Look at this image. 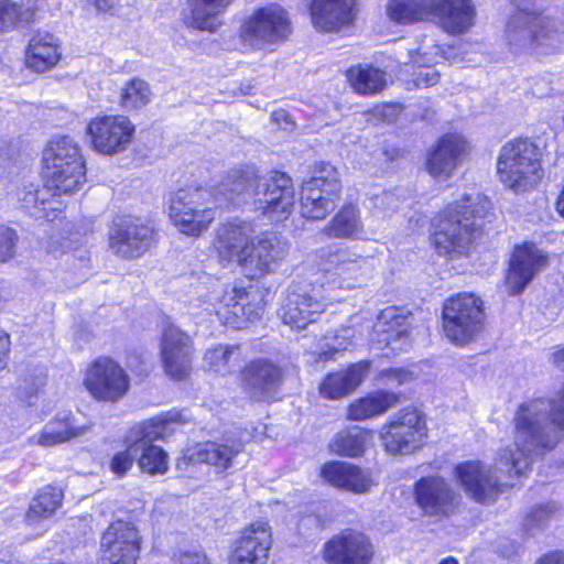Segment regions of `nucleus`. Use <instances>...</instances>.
Listing matches in <instances>:
<instances>
[{
  "label": "nucleus",
  "mask_w": 564,
  "mask_h": 564,
  "mask_svg": "<svg viewBox=\"0 0 564 564\" xmlns=\"http://www.w3.org/2000/svg\"><path fill=\"white\" fill-rule=\"evenodd\" d=\"M341 184L337 170L322 163L314 176L304 181L301 188L300 209L304 218L325 219L340 200Z\"/></svg>",
  "instance_id": "7"
},
{
  "label": "nucleus",
  "mask_w": 564,
  "mask_h": 564,
  "mask_svg": "<svg viewBox=\"0 0 564 564\" xmlns=\"http://www.w3.org/2000/svg\"><path fill=\"white\" fill-rule=\"evenodd\" d=\"M386 12L390 20L402 24L435 21L449 34L465 33L475 18L471 0H388Z\"/></svg>",
  "instance_id": "4"
},
{
  "label": "nucleus",
  "mask_w": 564,
  "mask_h": 564,
  "mask_svg": "<svg viewBox=\"0 0 564 564\" xmlns=\"http://www.w3.org/2000/svg\"><path fill=\"white\" fill-rule=\"evenodd\" d=\"M89 2L93 3L97 10L107 11L113 8L116 0H89Z\"/></svg>",
  "instance_id": "57"
},
{
  "label": "nucleus",
  "mask_w": 564,
  "mask_h": 564,
  "mask_svg": "<svg viewBox=\"0 0 564 564\" xmlns=\"http://www.w3.org/2000/svg\"><path fill=\"white\" fill-rule=\"evenodd\" d=\"M242 356L239 346L218 345L205 351L204 367L216 375L226 376L240 368Z\"/></svg>",
  "instance_id": "37"
},
{
  "label": "nucleus",
  "mask_w": 564,
  "mask_h": 564,
  "mask_svg": "<svg viewBox=\"0 0 564 564\" xmlns=\"http://www.w3.org/2000/svg\"><path fill=\"white\" fill-rule=\"evenodd\" d=\"M17 241L18 236L13 229L0 226V262H6L13 257Z\"/></svg>",
  "instance_id": "50"
},
{
  "label": "nucleus",
  "mask_w": 564,
  "mask_h": 564,
  "mask_svg": "<svg viewBox=\"0 0 564 564\" xmlns=\"http://www.w3.org/2000/svg\"><path fill=\"white\" fill-rule=\"evenodd\" d=\"M21 17V7L11 0H0V31L13 28Z\"/></svg>",
  "instance_id": "49"
},
{
  "label": "nucleus",
  "mask_w": 564,
  "mask_h": 564,
  "mask_svg": "<svg viewBox=\"0 0 564 564\" xmlns=\"http://www.w3.org/2000/svg\"><path fill=\"white\" fill-rule=\"evenodd\" d=\"M490 209L489 199L478 192L464 194L440 215L433 241L442 256L467 254L482 237L484 219Z\"/></svg>",
  "instance_id": "3"
},
{
  "label": "nucleus",
  "mask_w": 564,
  "mask_h": 564,
  "mask_svg": "<svg viewBox=\"0 0 564 564\" xmlns=\"http://www.w3.org/2000/svg\"><path fill=\"white\" fill-rule=\"evenodd\" d=\"M326 350L319 352V357L324 360L332 359L336 352L348 349L355 339V330L347 326L336 330L332 337H325Z\"/></svg>",
  "instance_id": "45"
},
{
  "label": "nucleus",
  "mask_w": 564,
  "mask_h": 564,
  "mask_svg": "<svg viewBox=\"0 0 564 564\" xmlns=\"http://www.w3.org/2000/svg\"><path fill=\"white\" fill-rule=\"evenodd\" d=\"M315 257L329 285L337 289H354L371 269L369 258L348 246H325L316 250Z\"/></svg>",
  "instance_id": "8"
},
{
  "label": "nucleus",
  "mask_w": 564,
  "mask_h": 564,
  "mask_svg": "<svg viewBox=\"0 0 564 564\" xmlns=\"http://www.w3.org/2000/svg\"><path fill=\"white\" fill-rule=\"evenodd\" d=\"M288 241L275 235H267L250 243L237 265L251 279L274 272L289 254Z\"/></svg>",
  "instance_id": "16"
},
{
  "label": "nucleus",
  "mask_w": 564,
  "mask_h": 564,
  "mask_svg": "<svg viewBox=\"0 0 564 564\" xmlns=\"http://www.w3.org/2000/svg\"><path fill=\"white\" fill-rule=\"evenodd\" d=\"M440 75L436 70L426 68L416 75L415 84L419 88L434 86L438 82Z\"/></svg>",
  "instance_id": "53"
},
{
  "label": "nucleus",
  "mask_w": 564,
  "mask_h": 564,
  "mask_svg": "<svg viewBox=\"0 0 564 564\" xmlns=\"http://www.w3.org/2000/svg\"><path fill=\"white\" fill-rule=\"evenodd\" d=\"M467 150L466 140L459 134H445L430 150L427 172L434 178L447 180Z\"/></svg>",
  "instance_id": "26"
},
{
  "label": "nucleus",
  "mask_w": 564,
  "mask_h": 564,
  "mask_svg": "<svg viewBox=\"0 0 564 564\" xmlns=\"http://www.w3.org/2000/svg\"><path fill=\"white\" fill-rule=\"evenodd\" d=\"M553 360L558 368L564 370V348L558 349L553 354Z\"/></svg>",
  "instance_id": "58"
},
{
  "label": "nucleus",
  "mask_w": 564,
  "mask_h": 564,
  "mask_svg": "<svg viewBox=\"0 0 564 564\" xmlns=\"http://www.w3.org/2000/svg\"><path fill=\"white\" fill-rule=\"evenodd\" d=\"M271 545L272 534L268 523H251L236 540L229 564H267Z\"/></svg>",
  "instance_id": "21"
},
{
  "label": "nucleus",
  "mask_w": 564,
  "mask_h": 564,
  "mask_svg": "<svg viewBox=\"0 0 564 564\" xmlns=\"http://www.w3.org/2000/svg\"><path fill=\"white\" fill-rule=\"evenodd\" d=\"M187 421L188 417L183 411L171 410L133 426V429H143L148 432L147 434H150L142 437L140 445H138V455H140L138 464L142 471L150 475L166 473L167 454L152 443L163 438L171 424H184Z\"/></svg>",
  "instance_id": "10"
},
{
  "label": "nucleus",
  "mask_w": 564,
  "mask_h": 564,
  "mask_svg": "<svg viewBox=\"0 0 564 564\" xmlns=\"http://www.w3.org/2000/svg\"><path fill=\"white\" fill-rule=\"evenodd\" d=\"M10 349V337L3 330H0V370L7 365V357Z\"/></svg>",
  "instance_id": "55"
},
{
  "label": "nucleus",
  "mask_w": 564,
  "mask_h": 564,
  "mask_svg": "<svg viewBox=\"0 0 564 564\" xmlns=\"http://www.w3.org/2000/svg\"><path fill=\"white\" fill-rule=\"evenodd\" d=\"M460 495L452 482L440 475L421 477L414 484V499L427 516L448 517L460 503Z\"/></svg>",
  "instance_id": "15"
},
{
  "label": "nucleus",
  "mask_w": 564,
  "mask_h": 564,
  "mask_svg": "<svg viewBox=\"0 0 564 564\" xmlns=\"http://www.w3.org/2000/svg\"><path fill=\"white\" fill-rule=\"evenodd\" d=\"M322 476L333 486L355 494H366L373 486L369 471L345 462H333L324 465Z\"/></svg>",
  "instance_id": "30"
},
{
  "label": "nucleus",
  "mask_w": 564,
  "mask_h": 564,
  "mask_svg": "<svg viewBox=\"0 0 564 564\" xmlns=\"http://www.w3.org/2000/svg\"><path fill=\"white\" fill-rule=\"evenodd\" d=\"M62 54L57 39L48 32L35 33L26 50V65L37 73L53 68Z\"/></svg>",
  "instance_id": "34"
},
{
  "label": "nucleus",
  "mask_w": 564,
  "mask_h": 564,
  "mask_svg": "<svg viewBox=\"0 0 564 564\" xmlns=\"http://www.w3.org/2000/svg\"><path fill=\"white\" fill-rule=\"evenodd\" d=\"M87 133L98 152L112 155L129 147L134 126L126 116H104L88 123Z\"/></svg>",
  "instance_id": "19"
},
{
  "label": "nucleus",
  "mask_w": 564,
  "mask_h": 564,
  "mask_svg": "<svg viewBox=\"0 0 564 564\" xmlns=\"http://www.w3.org/2000/svg\"><path fill=\"white\" fill-rule=\"evenodd\" d=\"M235 0H186L184 23L200 31L216 32L223 24L220 18Z\"/></svg>",
  "instance_id": "28"
},
{
  "label": "nucleus",
  "mask_w": 564,
  "mask_h": 564,
  "mask_svg": "<svg viewBox=\"0 0 564 564\" xmlns=\"http://www.w3.org/2000/svg\"><path fill=\"white\" fill-rule=\"evenodd\" d=\"M438 564H458V561L453 556H448L443 558Z\"/></svg>",
  "instance_id": "59"
},
{
  "label": "nucleus",
  "mask_w": 564,
  "mask_h": 564,
  "mask_svg": "<svg viewBox=\"0 0 564 564\" xmlns=\"http://www.w3.org/2000/svg\"><path fill=\"white\" fill-rule=\"evenodd\" d=\"M325 302L321 292L308 283L299 282L289 286L281 307L284 324L304 329L316 322L324 312Z\"/></svg>",
  "instance_id": "13"
},
{
  "label": "nucleus",
  "mask_w": 564,
  "mask_h": 564,
  "mask_svg": "<svg viewBox=\"0 0 564 564\" xmlns=\"http://www.w3.org/2000/svg\"><path fill=\"white\" fill-rule=\"evenodd\" d=\"M37 387H39V384L35 381H33L32 386L30 388V391L28 393H30V394L34 393L36 391Z\"/></svg>",
  "instance_id": "61"
},
{
  "label": "nucleus",
  "mask_w": 564,
  "mask_h": 564,
  "mask_svg": "<svg viewBox=\"0 0 564 564\" xmlns=\"http://www.w3.org/2000/svg\"><path fill=\"white\" fill-rule=\"evenodd\" d=\"M219 289L215 296L209 297V301H214L216 315L223 324L232 328H243L247 323L261 317L262 306L254 302L256 296L243 289L225 290L224 286Z\"/></svg>",
  "instance_id": "17"
},
{
  "label": "nucleus",
  "mask_w": 564,
  "mask_h": 564,
  "mask_svg": "<svg viewBox=\"0 0 564 564\" xmlns=\"http://www.w3.org/2000/svg\"><path fill=\"white\" fill-rule=\"evenodd\" d=\"M104 551L102 564H135L139 557L140 547L101 546Z\"/></svg>",
  "instance_id": "47"
},
{
  "label": "nucleus",
  "mask_w": 564,
  "mask_h": 564,
  "mask_svg": "<svg viewBox=\"0 0 564 564\" xmlns=\"http://www.w3.org/2000/svg\"><path fill=\"white\" fill-rule=\"evenodd\" d=\"M370 199L376 213L382 216L395 212L400 204L399 197L390 191L375 194Z\"/></svg>",
  "instance_id": "48"
},
{
  "label": "nucleus",
  "mask_w": 564,
  "mask_h": 564,
  "mask_svg": "<svg viewBox=\"0 0 564 564\" xmlns=\"http://www.w3.org/2000/svg\"><path fill=\"white\" fill-rule=\"evenodd\" d=\"M541 150L528 138L505 143L497 160V173L501 183L514 193L532 189L542 178Z\"/></svg>",
  "instance_id": "5"
},
{
  "label": "nucleus",
  "mask_w": 564,
  "mask_h": 564,
  "mask_svg": "<svg viewBox=\"0 0 564 564\" xmlns=\"http://www.w3.org/2000/svg\"><path fill=\"white\" fill-rule=\"evenodd\" d=\"M547 263V257L533 243L514 248L506 284L512 295L521 293Z\"/></svg>",
  "instance_id": "22"
},
{
  "label": "nucleus",
  "mask_w": 564,
  "mask_h": 564,
  "mask_svg": "<svg viewBox=\"0 0 564 564\" xmlns=\"http://www.w3.org/2000/svg\"><path fill=\"white\" fill-rule=\"evenodd\" d=\"M174 564H210L207 556L200 552H182Z\"/></svg>",
  "instance_id": "54"
},
{
  "label": "nucleus",
  "mask_w": 564,
  "mask_h": 564,
  "mask_svg": "<svg viewBox=\"0 0 564 564\" xmlns=\"http://www.w3.org/2000/svg\"><path fill=\"white\" fill-rule=\"evenodd\" d=\"M357 0H313L310 7L312 23L323 32H333L352 22Z\"/></svg>",
  "instance_id": "27"
},
{
  "label": "nucleus",
  "mask_w": 564,
  "mask_h": 564,
  "mask_svg": "<svg viewBox=\"0 0 564 564\" xmlns=\"http://www.w3.org/2000/svg\"><path fill=\"white\" fill-rule=\"evenodd\" d=\"M239 200L274 221L288 219L294 210L295 189L285 173L267 174L249 165L227 172L214 188L187 187L173 193L169 215L181 232L199 236L207 230L216 216V208L226 202Z\"/></svg>",
  "instance_id": "2"
},
{
  "label": "nucleus",
  "mask_w": 564,
  "mask_h": 564,
  "mask_svg": "<svg viewBox=\"0 0 564 564\" xmlns=\"http://www.w3.org/2000/svg\"><path fill=\"white\" fill-rule=\"evenodd\" d=\"M351 87L361 95H372L386 86L384 72L375 67H352L347 72Z\"/></svg>",
  "instance_id": "41"
},
{
  "label": "nucleus",
  "mask_w": 564,
  "mask_h": 564,
  "mask_svg": "<svg viewBox=\"0 0 564 564\" xmlns=\"http://www.w3.org/2000/svg\"><path fill=\"white\" fill-rule=\"evenodd\" d=\"M290 33L288 13L278 4L256 10L241 26V37L254 47L282 41Z\"/></svg>",
  "instance_id": "12"
},
{
  "label": "nucleus",
  "mask_w": 564,
  "mask_h": 564,
  "mask_svg": "<svg viewBox=\"0 0 564 564\" xmlns=\"http://www.w3.org/2000/svg\"><path fill=\"white\" fill-rule=\"evenodd\" d=\"M193 340L181 328L169 325L162 333L160 352L165 373L174 380L186 379L192 371Z\"/></svg>",
  "instance_id": "20"
},
{
  "label": "nucleus",
  "mask_w": 564,
  "mask_h": 564,
  "mask_svg": "<svg viewBox=\"0 0 564 564\" xmlns=\"http://www.w3.org/2000/svg\"><path fill=\"white\" fill-rule=\"evenodd\" d=\"M63 491L56 487L46 486L39 491L30 503L25 519L29 524H36L54 514L63 500Z\"/></svg>",
  "instance_id": "39"
},
{
  "label": "nucleus",
  "mask_w": 564,
  "mask_h": 564,
  "mask_svg": "<svg viewBox=\"0 0 564 564\" xmlns=\"http://www.w3.org/2000/svg\"><path fill=\"white\" fill-rule=\"evenodd\" d=\"M57 195L46 181L45 185L28 183L17 191V198L22 208L33 210L35 217L47 216V209H54L52 197Z\"/></svg>",
  "instance_id": "36"
},
{
  "label": "nucleus",
  "mask_w": 564,
  "mask_h": 564,
  "mask_svg": "<svg viewBox=\"0 0 564 564\" xmlns=\"http://www.w3.org/2000/svg\"><path fill=\"white\" fill-rule=\"evenodd\" d=\"M283 380L281 367L269 359L251 361L242 371V384L251 399L269 401Z\"/></svg>",
  "instance_id": "23"
},
{
  "label": "nucleus",
  "mask_w": 564,
  "mask_h": 564,
  "mask_svg": "<svg viewBox=\"0 0 564 564\" xmlns=\"http://www.w3.org/2000/svg\"><path fill=\"white\" fill-rule=\"evenodd\" d=\"M254 237L256 229L251 223L235 219L217 228L214 246L221 261L237 264Z\"/></svg>",
  "instance_id": "25"
},
{
  "label": "nucleus",
  "mask_w": 564,
  "mask_h": 564,
  "mask_svg": "<svg viewBox=\"0 0 564 564\" xmlns=\"http://www.w3.org/2000/svg\"><path fill=\"white\" fill-rule=\"evenodd\" d=\"M482 301L471 293H462L448 299L443 307V329L446 337L465 345L477 337L484 328Z\"/></svg>",
  "instance_id": "9"
},
{
  "label": "nucleus",
  "mask_w": 564,
  "mask_h": 564,
  "mask_svg": "<svg viewBox=\"0 0 564 564\" xmlns=\"http://www.w3.org/2000/svg\"><path fill=\"white\" fill-rule=\"evenodd\" d=\"M333 239L364 240L366 230L360 209L355 204L344 205L322 229Z\"/></svg>",
  "instance_id": "33"
},
{
  "label": "nucleus",
  "mask_w": 564,
  "mask_h": 564,
  "mask_svg": "<svg viewBox=\"0 0 564 564\" xmlns=\"http://www.w3.org/2000/svg\"><path fill=\"white\" fill-rule=\"evenodd\" d=\"M373 547L362 533L348 531L333 538L325 545V558L329 564H369Z\"/></svg>",
  "instance_id": "24"
},
{
  "label": "nucleus",
  "mask_w": 564,
  "mask_h": 564,
  "mask_svg": "<svg viewBox=\"0 0 564 564\" xmlns=\"http://www.w3.org/2000/svg\"><path fill=\"white\" fill-rule=\"evenodd\" d=\"M45 178L56 194L77 191L85 181V164L77 143L69 137H59L43 152Z\"/></svg>",
  "instance_id": "6"
},
{
  "label": "nucleus",
  "mask_w": 564,
  "mask_h": 564,
  "mask_svg": "<svg viewBox=\"0 0 564 564\" xmlns=\"http://www.w3.org/2000/svg\"><path fill=\"white\" fill-rule=\"evenodd\" d=\"M370 440L371 433L369 431L354 426L338 433L333 440L330 447L338 455L357 457L365 452Z\"/></svg>",
  "instance_id": "40"
},
{
  "label": "nucleus",
  "mask_w": 564,
  "mask_h": 564,
  "mask_svg": "<svg viewBox=\"0 0 564 564\" xmlns=\"http://www.w3.org/2000/svg\"><path fill=\"white\" fill-rule=\"evenodd\" d=\"M140 543L141 536L137 528L121 520L111 523L101 538V546H126L130 547L131 552L133 547H140Z\"/></svg>",
  "instance_id": "43"
},
{
  "label": "nucleus",
  "mask_w": 564,
  "mask_h": 564,
  "mask_svg": "<svg viewBox=\"0 0 564 564\" xmlns=\"http://www.w3.org/2000/svg\"><path fill=\"white\" fill-rule=\"evenodd\" d=\"M243 445L239 441L207 442L198 446L193 454L194 460L213 465L219 470L229 468L234 458L240 454Z\"/></svg>",
  "instance_id": "35"
},
{
  "label": "nucleus",
  "mask_w": 564,
  "mask_h": 564,
  "mask_svg": "<svg viewBox=\"0 0 564 564\" xmlns=\"http://www.w3.org/2000/svg\"><path fill=\"white\" fill-rule=\"evenodd\" d=\"M153 228L138 218L123 217L109 231V247L118 257L135 259L144 254L153 242Z\"/></svg>",
  "instance_id": "18"
},
{
  "label": "nucleus",
  "mask_w": 564,
  "mask_h": 564,
  "mask_svg": "<svg viewBox=\"0 0 564 564\" xmlns=\"http://www.w3.org/2000/svg\"><path fill=\"white\" fill-rule=\"evenodd\" d=\"M514 424V451H501L494 466L470 460L454 469L458 484L477 502H494L506 487L512 486L513 475L523 474L534 457L556 445L560 431H564V388L553 399L521 404Z\"/></svg>",
  "instance_id": "1"
},
{
  "label": "nucleus",
  "mask_w": 564,
  "mask_h": 564,
  "mask_svg": "<svg viewBox=\"0 0 564 564\" xmlns=\"http://www.w3.org/2000/svg\"><path fill=\"white\" fill-rule=\"evenodd\" d=\"M398 401L397 394L387 391L368 394L349 406V417L355 421H364L386 413Z\"/></svg>",
  "instance_id": "38"
},
{
  "label": "nucleus",
  "mask_w": 564,
  "mask_h": 564,
  "mask_svg": "<svg viewBox=\"0 0 564 564\" xmlns=\"http://www.w3.org/2000/svg\"><path fill=\"white\" fill-rule=\"evenodd\" d=\"M85 386L96 400L115 403L128 393L130 379L112 359L99 358L87 369Z\"/></svg>",
  "instance_id": "14"
},
{
  "label": "nucleus",
  "mask_w": 564,
  "mask_h": 564,
  "mask_svg": "<svg viewBox=\"0 0 564 564\" xmlns=\"http://www.w3.org/2000/svg\"><path fill=\"white\" fill-rule=\"evenodd\" d=\"M90 427L88 424H78L70 414H59L47 422L39 434L31 437V441L44 447L55 446L85 435Z\"/></svg>",
  "instance_id": "32"
},
{
  "label": "nucleus",
  "mask_w": 564,
  "mask_h": 564,
  "mask_svg": "<svg viewBox=\"0 0 564 564\" xmlns=\"http://www.w3.org/2000/svg\"><path fill=\"white\" fill-rule=\"evenodd\" d=\"M274 119L280 120V118H285L286 113L284 111L274 112Z\"/></svg>",
  "instance_id": "60"
},
{
  "label": "nucleus",
  "mask_w": 564,
  "mask_h": 564,
  "mask_svg": "<svg viewBox=\"0 0 564 564\" xmlns=\"http://www.w3.org/2000/svg\"><path fill=\"white\" fill-rule=\"evenodd\" d=\"M409 325L406 317L399 315L395 307L384 308L373 325V340L390 347L392 351L402 350L408 345Z\"/></svg>",
  "instance_id": "29"
},
{
  "label": "nucleus",
  "mask_w": 564,
  "mask_h": 564,
  "mask_svg": "<svg viewBox=\"0 0 564 564\" xmlns=\"http://www.w3.org/2000/svg\"><path fill=\"white\" fill-rule=\"evenodd\" d=\"M440 53L441 48L438 45H422L416 50V56L412 57V61L421 66H427L436 61Z\"/></svg>",
  "instance_id": "51"
},
{
  "label": "nucleus",
  "mask_w": 564,
  "mask_h": 564,
  "mask_svg": "<svg viewBox=\"0 0 564 564\" xmlns=\"http://www.w3.org/2000/svg\"><path fill=\"white\" fill-rule=\"evenodd\" d=\"M426 423L416 409H403L381 430V440L390 454H411L426 437Z\"/></svg>",
  "instance_id": "11"
},
{
  "label": "nucleus",
  "mask_w": 564,
  "mask_h": 564,
  "mask_svg": "<svg viewBox=\"0 0 564 564\" xmlns=\"http://www.w3.org/2000/svg\"><path fill=\"white\" fill-rule=\"evenodd\" d=\"M369 367L368 361H359L346 370L329 373L319 386L321 394L330 400L347 397L361 384Z\"/></svg>",
  "instance_id": "31"
},
{
  "label": "nucleus",
  "mask_w": 564,
  "mask_h": 564,
  "mask_svg": "<svg viewBox=\"0 0 564 564\" xmlns=\"http://www.w3.org/2000/svg\"><path fill=\"white\" fill-rule=\"evenodd\" d=\"M555 511L556 507L553 503L534 507L524 518L523 529L528 533L534 534L535 531L546 525Z\"/></svg>",
  "instance_id": "46"
},
{
  "label": "nucleus",
  "mask_w": 564,
  "mask_h": 564,
  "mask_svg": "<svg viewBox=\"0 0 564 564\" xmlns=\"http://www.w3.org/2000/svg\"><path fill=\"white\" fill-rule=\"evenodd\" d=\"M152 98L150 85L139 77L128 80L120 91V105L127 110H138Z\"/></svg>",
  "instance_id": "44"
},
{
  "label": "nucleus",
  "mask_w": 564,
  "mask_h": 564,
  "mask_svg": "<svg viewBox=\"0 0 564 564\" xmlns=\"http://www.w3.org/2000/svg\"><path fill=\"white\" fill-rule=\"evenodd\" d=\"M536 564H564V553L554 552L542 557Z\"/></svg>",
  "instance_id": "56"
},
{
  "label": "nucleus",
  "mask_w": 564,
  "mask_h": 564,
  "mask_svg": "<svg viewBox=\"0 0 564 564\" xmlns=\"http://www.w3.org/2000/svg\"><path fill=\"white\" fill-rule=\"evenodd\" d=\"M145 430L131 427L124 436L126 449L118 452L110 462V470L119 477L132 467L135 457L138 456V445L142 437H147ZM150 434H148L149 436Z\"/></svg>",
  "instance_id": "42"
},
{
  "label": "nucleus",
  "mask_w": 564,
  "mask_h": 564,
  "mask_svg": "<svg viewBox=\"0 0 564 564\" xmlns=\"http://www.w3.org/2000/svg\"><path fill=\"white\" fill-rule=\"evenodd\" d=\"M381 376L386 379L387 384L392 387H399L412 380V373L402 368H390L383 370Z\"/></svg>",
  "instance_id": "52"
}]
</instances>
